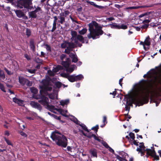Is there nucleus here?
Masks as SVG:
<instances>
[{
	"instance_id": "1",
	"label": "nucleus",
	"mask_w": 161,
	"mask_h": 161,
	"mask_svg": "<svg viewBox=\"0 0 161 161\" xmlns=\"http://www.w3.org/2000/svg\"><path fill=\"white\" fill-rule=\"evenodd\" d=\"M143 77H147V80H143L137 84L134 92V97L131 102L127 103L128 105L132 106V103L142 104L146 99L147 94L149 92V88L153 84L158 81V78L154 76L153 74H149V73L145 75Z\"/></svg>"
},
{
	"instance_id": "2",
	"label": "nucleus",
	"mask_w": 161,
	"mask_h": 161,
	"mask_svg": "<svg viewBox=\"0 0 161 161\" xmlns=\"http://www.w3.org/2000/svg\"><path fill=\"white\" fill-rule=\"evenodd\" d=\"M47 73L49 76L47 75L45 79L42 80L41 83L42 85L40 86V94L36 96V98L39 99L38 102L44 106L46 108L50 111V105L48 104L49 99L46 97L48 96L50 98V94L49 93L48 91H50V69L48 70Z\"/></svg>"
},
{
	"instance_id": "3",
	"label": "nucleus",
	"mask_w": 161,
	"mask_h": 161,
	"mask_svg": "<svg viewBox=\"0 0 161 161\" xmlns=\"http://www.w3.org/2000/svg\"><path fill=\"white\" fill-rule=\"evenodd\" d=\"M88 30L90 33L87 35V37L93 39L98 38V36L101 35L103 33L102 30V27L98 25V24L95 21H93L88 25Z\"/></svg>"
},
{
	"instance_id": "4",
	"label": "nucleus",
	"mask_w": 161,
	"mask_h": 161,
	"mask_svg": "<svg viewBox=\"0 0 161 161\" xmlns=\"http://www.w3.org/2000/svg\"><path fill=\"white\" fill-rule=\"evenodd\" d=\"M51 138L58 146L65 147L67 145V140L65 136L59 133L57 131L52 132Z\"/></svg>"
},
{
	"instance_id": "5",
	"label": "nucleus",
	"mask_w": 161,
	"mask_h": 161,
	"mask_svg": "<svg viewBox=\"0 0 161 161\" xmlns=\"http://www.w3.org/2000/svg\"><path fill=\"white\" fill-rule=\"evenodd\" d=\"M57 79L53 78L51 79L52 84H51V86H53V93H51V99H55L58 98V89L61 87L62 84L60 82L56 80Z\"/></svg>"
},
{
	"instance_id": "6",
	"label": "nucleus",
	"mask_w": 161,
	"mask_h": 161,
	"mask_svg": "<svg viewBox=\"0 0 161 161\" xmlns=\"http://www.w3.org/2000/svg\"><path fill=\"white\" fill-rule=\"evenodd\" d=\"M71 34L72 36L71 39L74 40L76 44H78V41H80L82 43H84V38L80 35H77L76 31H71Z\"/></svg>"
},
{
	"instance_id": "7",
	"label": "nucleus",
	"mask_w": 161,
	"mask_h": 161,
	"mask_svg": "<svg viewBox=\"0 0 161 161\" xmlns=\"http://www.w3.org/2000/svg\"><path fill=\"white\" fill-rule=\"evenodd\" d=\"M61 47L62 48H66L65 50V52L69 54L70 52L72 51V48L75 47V45L73 43L64 42L61 44Z\"/></svg>"
},
{
	"instance_id": "8",
	"label": "nucleus",
	"mask_w": 161,
	"mask_h": 161,
	"mask_svg": "<svg viewBox=\"0 0 161 161\" xmlns=\"http://www.w3.org/2000/svg\"><path fill=\"white\" fill-rule=\"evenodd\" d=\"M70 63V59L68 58L66 61H63L62 64L65 68L67 72L71 73L74 70V69L76 68V67L75 65H72L69 67Z\"/></svg>"
},
{
	"instance_id": "9",
	"label": "nucleus",
	"mask_w": 161,
	"mask_h": 161,
	"mask_svg": "<svg viewBox=\"0 0 161 161\" xmlns=\"http://www.w3.org/2000/svg\"><path fill=\"white\" fill-rule=\"evenodd\" d=\"M51 112H53L55 113H56V112H58L61 114L63 116L67 117H69V115L66 113H68L67 110H63L61 108H56L54 106L51 105Z\"/></svg>"
},
{
	"instance_id": "10",
	"label": "nucleus",
	"mask_w": 161,
	"mask_h": 161,
	"mask_svg": "<svg viewBox=\"0 0 161 161\" xmlns=\"http://www.w3.org/2000/svg\"><path fill=\"white\" fill-rule=\"evenodd\" d=\"M54 20L53 24V26L52 29V31H53L56 28V21L58 20V22L60 23L61 24H63L65 22L64 17L59 14V16H58V18L56 16L54 17Z\"/></svg>"
},
{
	"instance_id": "11",
	"label": "nucleus",
	"mask_w": 161,
	"mask_h": 161,
	"mask_svg": "<svg viewBox=\"0 0 161 161\" xmlns=\"http://www.w3.org/2000/svg\"><path fill=\"white\" fill-rule=\"evenodd\" d=\"M41 9L40 7H38L33 11L29 12L28 15L29 18H36L37 17L36 13L38 12H41Z\"/></svg>"
},
{
	"instance_id": "12",
	"label": "nucleus",
	"mask_w": 161,
	"mask_h": 161,
	"mask_svg": "<svg viewBox=\"0 0 161 161\" xmlns=\"http://www.w3.org/2000/svg\"><path fill=\"white\" fill-rule=\"evenodd\" d=\"M19 83L22 85H25L26 84L28 86H31L30 85V81L26 78L21 76L19 77Z\"/></svg>"
},
{
	"instance_id": "13",
	"label": "nucleus",
	"mask_w": 161,
	"mask_h": 161,
	"mask_svg": "<svg viewBox=\"0 0 161 161\" xmlns=\"http://www.w3.org/2000/svg\"><path fill=\"white\" fill-rule=\"evenodd\" d=\"M149 149H148L147 148L146 149H145V147L141 143L140 145L139 146V147L137 148L136 149V150L137 151L141 153V155L143 156L144 154V152L146 151L147 152V151Z\"/></svg>"
},
{
	"instance_id": "14",
	"label": "nucleus",
	"mask_w": 161,
	"mask_h": 161,
	"mask_svg": "<svg viewBox=\"0 0 161 161\" xmlns=\"http://www.w3.org/2000/svg\"><path fill=\"white\" fill-rule=\"evenodd\" d=\"M62 67L60 65L55 66L53 67L52 71H51V76H54L58 72L62 70Z\"/></svg>"
},
{
	"instance_id": "15",
	"label": "nucleus",
	"mask_w": 161,
	"mask_h": 161,
	"mask_svg": "<svg viewBox=\"0 0 161 161\" xmlns=\"http://www.w3.org/2000/svg\"><path fill=\"white\" fill-rule=\"evenodd\" d=\"M23 5L25 8L28 9H31V7L30 5L32 4V1L31 0H23Z\"/></svg>"
},
{
	"instance_id": "16",
	"label": "nucleus",
	"mask_w": 161,
	"mask_h": 161,
	"mask_svg": "<svg viewBox=\"0 0 161 161\" xmlns=\"http://www.w3.org/2000/svg\"><path fill=\"white\" fill-rule=\"evenodd\" d=\"M147 154L154 157L156 160L159 159V157L156 155V153L154 150L149 149L147 151Z\"/></svg>"
},
{
	"instance_id": "17",
	"label": "nucleus",
	"mask_w": 161,
	"mask_h": 161,
	"mask_svg": "<svg viewBox=\"0 0 161 161\" xmlns=\"http://www.w3.org/2000/svg\"><path fill=\"white\" fill-rule=\"evenodd\" d=\"M13 101L14 102L17 103L20 106H24V101L22 100L19 99L14 97L13 98Z\"/></svg>"
},
{
	"instance_id": "18",
	"label": "nucleus",
	"mask_w": 161,
	"mask_h": 161,
	"mask_svg": "<svg viewBox=\"0 0 161 161\" xmlns=\"http://www.w3.org/2000/svg\"><path fill=\"white\" fill-rule=\"evenodd\" d=\"M31 105L35 108H36L40 111L42 109V106L38 103L35 102H31L30 103Z\"/></svg>"
},
{
	"instance_id": "19",
	"label": "nucleus",
	"mask_w": 161,
	"mask_h": 161,
	"mask_svg": "<svg viewBox=\"0 0 161 161\" xmlns=\"http://www.w3.org/2000/svg\"><path fill=\"white\" fill-rule=\"evenodd\" d=\"M30 46L33 51H35V41L34 39L31 38L30 41Z\"/></svg>"
},
{
	"instance_id": "20",
	"label": "nucleus",
	"mask_w": 161,
	"mask_h": 161,
	"mask_svg": "<svg viewBox=\"0 0 161 161\" xmlns=\"http://www.w3.org/2000/svg\"><path fill=\"white\" fill-rule=\"evenodd\" d=\"M17 16L19 18H21L25 16L24 12L20 10H17L15 11Z\"/></svg>"
},
{
	"instance_id": "21",
	"label": "nucleus",
	"mask_w": 161,
	"mask_h": 161,
	"mask_svg": "<svg viewBox=\"0 0 161 161\" xmlns=\"http://www.w3.org/2000/svg\"><path fill=\"white\" fill-rule=\"evenodd\" d=\"M69 101L68 99L61 100L60 102V105L63 107L65 106L66 107L68 104L69 103Z\"/></svg>"
},
{
	"instance_id": "22",
	"label": "nucleus",
	"mask_w": 161,
	"mask_h": 161,
	"mask_svg": "<svg viewBox=\"0 0 161 161\" xmlns=\"http://www.w3.org/2000/svg\"><path fill=\"white\" fill-rule=\"evenodd\" d=\"M69 54L70 57L72 58L73 62L75 63L78 61L77 56L75 54L70 53Z\"/></svg>"
},
{
	"instance_id": "23",
	"label": "nucleus",
	"mask_w": 161,
	"mask_h": 161,
	"mask_svg": "<svg viewBox=\"0 0 161 161\" xmlns=\"http://www.w3.org/2000/svg\"><path fill=\"white\" fill-rule=\"evenodd\" d=\"M87 2L90 4L94 6L95 7L100 9H103L104 7L102 6H99L96 5L94 2L91 1H87Z\"/></svg>"
},
{
	"instance_id": "24",
	"label": "nucleus",
	"mask_w": 161,
	"mask_h": 161,
	"mask_svg": "<svg viewBox=\"0 0 161 161\" xmlns=\"http://www.w3.org/2000/svg\"><path fill=\"white\" fill-rule=\"evenodd\" d=\"M68 79L71 82L75 81V75H69Z\"/></svg>"
},
{
	"instance_id": "25",
	"label": "nucleus",
	"mask_w": 161,
	"mask_h": 161,
	"mask_svg": "<svg viewBox=\"0 0 161 161\" xmlns=\"http://www.w3.org/2000/svg\"><path fill=\"white\" fill-rule=\"evenodd\" d=\"M90 153L93 157H97V152L96 150L95 149H91L90 151Z\"/></svg>"
},
{
	"instance_id": "26",
	"label": "nucleus",
	"mask_w": 161,
	"mask_h": 161,
	"mask_svg": "<svg viewBox=\"0 0 161 161\" xmlns=\"http://www.w3.org/2000/svg\"><path fill=\"white\" fill-rule=\"evenodd\" d=\"M149 39L150 38L149 36H148L147 37L144 42L145 45L149 46L150 45V42L149 40Z\"/></svg>"
},
{
	"instance_id": "27",
	"label": "nucleus",
	"mask_w": 161,
	"mask_h": 161,
	"mask_svg": "<svg viewBox=\"0 0 161 161\" xmlns=\"http://www.w3.org/2000/svg\"><path fill=\"white\" fill-rule=\"evenodd\" d=\"M75 81L81 80L83 78V76L81 75H75Z\"/></svg>"
},
{
	"instance_id": "28",
	"label": "nucleus",
	"mask_w": 161,
	"mask_h": 161,
	"mask_svg": "<svg viewBox=\"0 0 161 161\" xmlns=\"http://www.w3.org/2000/svg\"><path fill=\"white\" fill-rule=\"evenodd\" d=\"M26 33L27 37H29L31 35V31L30 29L26 28Z\"/></svg>"
},
{
	"instance_id": "29",
	"label": "nucleus",
	"mask_w": 161,
	"mask_h": 161,
	"mask_svg": "<svg viewBox=\"0 0 161 161\" xmlns=\"http://www.w3.org/2000/svg\"><path fill=\"white\" fill-rule=\"evenodd\" d=\"M35 62L38 64H42L43 60L39 58H36L35 60Z\"/></svg>"
},
{
	"instance_id": "30",
	"label": "nucleus",
	"mask_w": 161,
	"mask_h": 161,
	"mask_svg": "<svg viewBox=\"0 0 161 161\" xmlns=\"http://www.w3.org/2000/svg\"><path fill=\"white\" fill-rule=\"evenodd\" d=\"M87 31V29L85 28H83L82 30L79 31V33L80 35H84L86 32Z\"/></svg>"
},
{
	"instance_id": "31",
	"label": "nucleus",
	"mask_w": 161,
	"mask_h": 161,
	"mask_svg": "<svg viewBox=\"0 0 161 161\" xmlns=\"http://www.w3.org/2000/svg\"><path fill=\"white\" fill-rule=\"evenodd\" d=\"M30 91L32 93L36 94L38 92V90L34 87H32L30 88Z\"/></svg>"
},
{
	"instance_id": "32",
	"label": "nucleus",
	"mask_w": 161,
	"mask_h": 161,
	"mask_svg": "<svg viewBox=\"0 0 161 161\" xmlns=\"http://www.w3.org/2000/svg\"><path fill=\"white\" fill-rule=\"evenodd\" d=\"M4 139L8 145H10L13 146V144L11 143L10 141L6 137H4Z\"/></svg>"
},
{
	"instance_id": "33",
	"label": "nucleus",
	"mask_w": 161,
	"mask_h": 161,
	"mask_svg": "<svg viewBox=\"0 0 161 161\" xmlns=\"http://www.w3.org/2000/svg\"><path fill=\"white\" fill-rule=\"evenodd\" d=\"M60 76L63 77L68 79L69 74L65 73H62L60 74Z\"/></svg>"
},
{
	"instance_id": "34",
	"label": "nucleus",
	"mask_w": 161,
	"mask_h": 161,
	"mask_svg": "<svg viewBox=\"0 0 161 161\" xmlns=\"http://www.w3.org/2000/svg\"><path fill=\"white\" fill-rule=\"evenodd\" d=\"M127 28V26L124 24H122L121 25H119L118 29H125Z\"/></svg>"
},
{
	"instance_id": "35",
	"label": "nucleus",
	"mask_w": 161,
	"mask_h": 161,
	"mask_svg": "<svg viewBox=\"0 0 161 161\" xmlns=\"http://www.w3.org/2000/svg\"><path fill=\"white\" fill-rule=\"evenodd\" d=\"M107 118L106 116H104L103 117V122L104 124L103 125H102L100 126L101 127H103L104 125L106 124L107 123Z\"/></svg>"
},
{
	"instance_id": "36",
	"label": "nucleus",
	"mask_w": 161,
	"mask_h": 161,
	"mask_svg": "<svg viewBox=\"0 0 161 161\" xmlns=\"http://www.w3.org/2000/svg\"><path fill=\"white\" fill-rule=\"evenodd\" d=\"M69 14V12L68 11H65L63 13H62L60 14V15H61L64 17H66Z\"/></svg>"
},
{
	"instance_id": "37",
	"label": "nucleus",
	"mask_w": 161,
	"mask_h": 161,
	"mask_svg": "<svg viewBox=\"0 0 161 161\" xmlns=\"http://www.w3.org/2000/svg\"><path fill=\"white\" fill-rule=\"evenodd\" d=\"M146 18H148V19H146L144 20L142 22L144 23H147L148 24L149 22L151 21V18H150L148 17H146Z\"/></svg>"
},
{
	"instance_id": "38",
	"label": "nucleus",
	"mask_w": 161,
	"mask_h": 161,
	"mask_svg": "<svg viewBox=\"0 0 161 161\" xmlns=\"http://www.w3.org/2000/svg\"><path fill=\"white\" fill-rule=\"evenodd\" d=\"M36 70V69H27V71L28 72H29V73H30L31 74L35 73Z\"/></svg>"
},
{
	"instance_id": "39",
	"label": "nucleus",
	"mask_w": 161,
	"mask_h": 161,
	"mask_svg": "<svg viewBox=\"0 0 161 161\" xmlns=\"http://www.w3.org/2000/svg\"><path fill=\"white\" fill-rule=\"evenodd\" d=\"M0 89L1 90L4 92H5V87L3 84H2L0 82Z\"/></svg>"
},
{
	"instance_id": "40",
	"label": "nucleus",
	"mask_w": 161,
	"mask_h": 161,
	"mask_svg": "<svg viewBox=\"0 0 161 161\" xmlns=\"http://www.w3.org/2000/svg\"><path fill=\"white\" fill-rule=\"evenodd\" d=\"M19 133L20 135L24 137H26L27 136V135L25 132H23L22 131H19Z\"/></svg>"
},
{
	"instance_id": "41",
	"label": "nucleus",
	"mask_w": 161,
	"mask_h": 161,
	"mask_svg": "<svg viewBox=\"0 0 161 161\" xmlns=\"http://www.w3.org/2000/svg\"><path fill=\"white\" fill-rule=\"evenodd\" d=\"M0 77L4 79L5 78V75L3 71L0 70Z\"/></svg>"
},
{
	"instance_id": "42",
	"label": "nucleus",
	"mask_w": 161,
	"mask_h": 161,
	"mask_svg": "<svg viewBox=\"0 0 161 161\" xmlns=\"http://www.w3.org/2000/svg\"><path fill=\"white\" fill-rule=\"evenodd\" d=\"M129 136L132 140H134L135 137L134 136V134L132 132L130 133L129 134Z\"/></svg>"
},
{
	"instance_id": "43",
	"label": "nucleus",
	"mask_w": 161,
	"mask_h": 161,
	"mask_svg": "<svg viewBox=\"0 0 161 161\" xmlns=\"http://www.w3.org/2000/svg\"><path fill=\"white\" fill-rule=\"evenodd\" d=\"M116 157L119 161H126V160L122 158L119 155H117Z\"/></svg>"
},
{
	"instance_id": "44",
	"label": "nucleus",
	"mask_w": 161,
	"mask_h": 161,
	"mask_svg": "<svg viewBox=\"0 0 161 161\" xmlns=\"http://www.w3.org/2000/svg\"><path fill=\"white\" fill-rule=\"evenodd\" d=\"M80 125L82 127L83 129L84 130L87 132H89L88 130L87 129V128L85 125L83 124H80Z\"/></svg>"
},
{
	"instance_id": "45",
	"label": "nucleus",
	"mask_w": 161,
	"mask_h": 161,
	"mask_svg": "<svg viewBox=\"0 0 161 161\" xmlns=\"http://www.w3.org/2000/svg\"><path fill=\"white\" fill-rule=\"evenodd\" d=\"M4 70L6 72L7 74L9 75H11L13 74V73L11 72V71H9L8 69L6 68H4Z\"/></svg>"
},
{
	"instance_id": "46",
	"label": "nucleus",
	"mask_w": 161,
	"mask_h": 161,
	"mask_svg": "<svg viewBox=\"0 0 161 161\" xmlns=\"http://www.w3.org/2000/svg\"><path fill=\"white\" fill-rule=\"evenodd\" d=\"M51 116L52 117L54 118L55 119H57L59 120H60V117H57V116L55 115H54V114H51Z\"/></svg>"
},
{
	"instance_id": "47",
	"label": "nucleus",
	"mask_w": 161,
	"mask_h": 161,
	"mask_svg": "<svg viewBox=\"0 0 161 161\" xmlns=\"http://www.w3.org/2000/svg\"><path fill=\"white\" fill-rule=\"evenodd\" d=\"M110 25L111 28H115L118 29L119 25L115 24H112L108 25V26Z\"/></svg>"
},
{
	"instance_id": "48",
	"label": "nucleus",
	"mask_w": 161,
	"mask_h": 161,
	"mask_svg": "<svg viewBox=\"0 0 161 161\" xmlns=\"http://www.w3.org/2000/svg\"><path fill=\"white\" fill-rule=\"evenodd\" d=\"M48 6H50V5L48 3V2H47L46 3V4L45 6V8H46L47 10V12L49 11V9H50V7H48Z\"/></svg>"
},
{
	"instance_id": "49",
	"label": "nucleus",
	"mask_w": 161,
	"mask_h": 161,
	"mask_svg": "<svg viewBox=\"0 0 161 161\" xmlns=\"http://www.w3.org/2000/svg\"><path fill=\"white\" fill-rule=\"evenodd\" d=\"M92 136L94 137V138L95 140L98 141H99V142L101 141V140L100 139H99L98 138V137H97L95 135L92 134Z\"/></svg>"
},
{
	"instance_id": "50",
	"label": "nucleus",
	"mask_w": 161,
	"mask_h": 161,
	"mask_svg": "<svg viewBox=\"0 0 161 161\" xmlns=\"http://www.w3.org/2000/svg\"><path fill=\"white\" fill-rule=\"evenodd\" d=\"M25 57L26 58V59L28 60H31V58H30V56L27 54H25Z\"/></svg>"
},
{
	"instance_id": "51",
	"label": "nucleus",
	"mask_w": 161,
	"mask_h": 161,
	"mask_svg": "<svg viewBox=\"0 0 161 161\" xmlns=\"http://www.w3.org/2000/svg\"><path fill=\"white\" fill-rule=\"evenodd\" d=\"M102 143L103 145L107 148H108L109 147L107 143L105 142H103Z\"/></svg>"
},
{
	"instance_id": "52",
	"label": "nucleus",
	"mask_w": 161,
	"mask_h": 161,
	"mask_svg": "<svg viewBox=\"0 0 161 161\" xmlns=\"http://www.w3.org/2000/svg\"><path fill=\"white\" fill-rule=\"evenodd\" d=\"M98 128V125H97L95 127H92V129L93 130H94L96 131H97V129Z\"/></svg>"
},
{
	"instance_id": "53",
	"label": "nucleus",
	"mask_w": 161,
	"mask_h": 161,
	"mask_svg": "<svg viewBox=\"0 0 161 161\" xmlns=\"http://www.w3.org/2000/svg\"><path fill=\"white\" fill-rule=\"evenodd\" d=\"M45 46L46 47V48L47 50L50 51V45L46 44Z\"/></svg>"
},
{
	"instance_id": "54",
	"label": "nucleus",
	"mask_w": 161,
	"mask_h": 161,
	"mask_svg": "<svg viewBox=\"0 0 161 161\" xmlns=\"http://www.w3.org/2000/svg\"><path fill=\"white\" fill-rule=\"evenodd\" d=\"M4 135L6 136H8L10 135V133L9 131L8 130H6L5 132Z\"/></svg>"
},
{
	"instance_id": "55",
	"label": "nucleus",
	"mask_w": 161,
	"mask_h": 161,
	"mask_svg": "<svg viewBox=\"0 0 161 161\" xmlns=\"http://www.w3.org/2000/svg\"><path fill=\"white\" fill-rule=\"evenodd\" d=\"M46 55V53H44L43 52H41V55H40V57H45V55Z\"/></svg>"
},
{
	"instance_id": "56",
	"label": "nucleus",
	"mask_w": 161,
	"mask_h": 161,
	"mask_svg": "<svg viewBox=\"0 0 161 161\" xmlns=\"http://www.w3.org/2000/svg\"><path fill=\"white\" fill-rule=\"evenodd\" d=\"M149 26L148 24H146L142 25V28L144 29L147 28Z\"/></svg>"
},
{
	"instance_id": "57",
	"label": "nucleus",
	"mask_w": 161,
	"mask_h": 161,
	"mask_svg": "<svg viewBox=\"0 0 161 161\" xmlns=\"http://www.w3.org/2000/svg\"><path fill=\"white\" fill-rule=\"evenodd\" d=\"M108 148V150L110 152H111L112 153H114V150L113 149H112L111 147H109Z\"/></svg>"
},
{
	"instance_id": "58",
	"label": "nucleus",
	"mask_w": 161,
	"mask_h": 161,
	"mask_svg": "<svg viewBox=\"0 0 161 161\" xmlns=\"http://www.w3.org/2000/svg\"><path fill=\"white\" fill-rule=\"evenodd\" d=\"M147 15V13H145L144 14H142L140 15V16H139V17L140 18H142L145 16Z\"/></svg>"
},
{
	"instance_id": "59",
	"label": "nucleus",
	"mask_w": 161,
	"mask_h": 161,
	"mask_svg": "<svg viewBox=\"0 0 161 161\" xmlns=\"http://www.w3.org/2000/svg\"><path fill=\"white\" fill-rule=\"evenodd\" d=\"M41 64H38L36 66V68L38 69H39L40 68V66Z\"/></svg>"
},
{
	"instance_id": "60",
	"label": "nucleus",
	"mask_w": 161,
	"mask_h": 161,
	"mask_svg": "<svg viewBox=\"0 0 161 161\" xmlns=\"http://www.w3.org/2000/svg\"><path fill=\"white\" fill-rule=\"evenodd\" d=\"M73 121L75 122V123L76 124H79V121L75 118H74Z\"/></svg>"
},
{
	"instance_id": "61",
	"label": "nucleus",
	"mask_w": 161,
	"mask_h": 161,
	"mask_svg": "<svg viewBox=\"0 0 161 161\" xmlns=\"http://www.w3.org/2000/svg\"><path fill=\"white\" fill-rule=\"evenodd\" d=\"M106 19L110 21H112L114 19V18L113 17L108 18H107Z\"/></svg>"
},
{
	"instance_id": "62",
	"label": "nucleus",
	"mask_w": 161,
	"mask_h": 161,
	"mask_svg": "<svg viewBox=\"0 0 161 161\" xmlns=\"http://www.w3.org/2000/svg\"><path fill=\"white\" fill-rule=\"evenodd\" d=\"M123 78H122L120 79L119 80V84L121 86H122V83H121V82L122 81V80H123Z\"/></svg>"
},
{
	"instance_id": "63",
	"label": "nucleus",
	"mask_w": 161,
	"mask_h": 161,
	"mask_svg": "<svg viewBox=\"0 0 161 161\" xmlns=\"http://www.w3.org/2000/svg\"><path fill=\"white\" fill-rule=\"evenodd\" d=\"M65 58V55H62L61 56V60H63V59Z\"/></svg>"
},
{
	"instance_id": "64",
	"label": "nucleus",
	"mask_w": 161,
	"mask_h": 161,
	"mask_svg": "<svg viewBox=\"0 0 161 161\" xmlns=\"http://www.w3.org/2000/svg\"><path fill=\"white\" fill-rule=\"evenodd\" d=\"M80 83H77L76 84L75 86L77 87H79L80 86Z\"/></svg>"
}]
</instances>
